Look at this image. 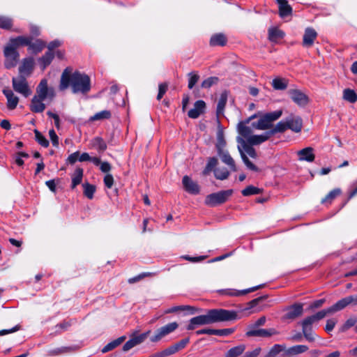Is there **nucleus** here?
Wrapping results in <instances>:
<instances>
[{"label":"nucleus","instance_id":"f257e3e1","mask_svg":"<svg viewBox=\"0 0 357 357\" xmlns=\"http://www.w3.org/2000/svg\"><path fill=\"white\" fill-rule=\"evenodd\" d=\"M71 88L73 93L86 94L91 90V79L89 75L79 71H73V68L67 67L61 75L59 88L65 91Z\"/></svg>","mask_w":357,"mask_h":357},{"label":"nucleus","instance_id":"f03ea898","mask_svg":"<svg viewBox=\"0 0 357 357\" xmlns=\"http://www.w3.org/2000/svg\"><path fill=\"white\" fill-rule=\"evenodd\" d=\"M237 317V314L234 311H230L225 309H213L208 310L206 314L199 315L192 318L186 329L188 331L194 330L198 326L208 325L216 322L227 321L234 320Z\"/></svg>","mask_w":357,"mask_h":357},{"label":"nucleus","instance_id":"7ed1b4c3","mask_svg":"<svg viewBox=\"0 0 357 357\" xmlns=\"http://www.w3.org/2000/svg\"><path fill=\"white\" fill-rule=\"evenodd\" d=\"M330 314L326 309L319 311L316 314L307 317L302 322V331L305 338L309 342L315 340V334L312 331V324L324 319L326 315Z\"/></svg>","mask_w":357,"mask_h":357},{"label":"nucleus","instance_id":"20e7f679","mask_svg":"<svg viewBox=\"0 0 357 357\" xmlns=\"http://www.w3.org/2000/svg\"><path fill=\"white\" fill-rule=\"evenodd\" d=\"M237 142L241 144V146H238V149L240 152L241 157L245 165V166L250 170L254 172H258L259 168L255 165L252 162L250 161L245 153L251 158H256L257 157V152L255 149L252 147V146L246 143L245 140L243 138L238 137Z\"/></svg>","mask_w":357,"mask_h":357},{"label":"nucleus","instance_id":"39448f33","mask_svg":"<svg viewBox=\"0 0 357 357\" xmlns=\"http://www.w3.org/2000/svg\"><path fill=\"white\" fill-rule=\"evenodd\" d=\"M282 114V110L266 113L261 116L257 122L252 123V127L261 130L269 129L273 126V122L278 119Z\"/></svg>","mask_w":357,"mask_h":357},{"label":"nucleus","instance_id":"423d86ee","mask_svg":"<svg viewBox=\"0 0 357 357\" xmlns=\"http://www.w3.org/2000/svg\"><path fill=\"white\" fill-rule=\"evenodd\" d=\"M232 194L233 190L231 189L211 193L206 197L204 203L206 206L215 207L225 203Z\"/></svg>","mask_w":357,"mask_h":357},{"label":"nucleus","instance_id":"0eeeda50","mask_svg":"<svg viewBox=\"0 0 357 357\" xmlns=\"http://www.w3.org/2000/svg\"><path fill=\"white\" fill-rule=\"evenodd\" d=\"M12 84L13 89L24 96L25 98L29 96L31 91L29 87L28 82L25 76L20 75L17 77H13Z\"/></svg>","mask_w":357,"mask_h":357},{"label":"nucleus","instance_id":"6e6552de","mask_svg":"<svg viewBox=\"0 0 357 357\" xmlns=\"http://www.w3.org/2000/svg\"><path fill=\"white\" fill-rule=\"evenodd\" d=\"M349 305H357V295H350L344 297L332 306L326 308L330 314H333L338 311L342 310Z\"/></svg>","mask_w":357,"mask_h":357},{"label":"nucleus","instance_id":"1a4fd4ad","mask_svg":"<svg viewBox=\"0 0 357 357\" xmlns=\"http://www.w3.org/2000/svg\"><path fill=\"white\" fill-rule=\"evenodd\" d=\"M3 54L6 59L5 66L6 68H11L17 65L20 55L16 48L8 44L4 47Z\"/></svg>","mask_w":357,"mask_h":357},{"label":"nucleus","instance_id":"9d476101","mask_svg":"<svg viewBox=\"0 0 357 357\" xmlns=\"http://www.w3.org/2000/svg\"><path fill=\"white\" fill-rule=\"evenodd\" d=\"M178 326L176 322L169 323L160 328H158L155 334L151 337L150 340L152 342H157L162 340L164 337L174 331Z\"/></svg>","mask_w":357,"mask_h":357},{"label":"nucleus","instance_id":"9b49d317","mask_svg":"<svg viewBox=\"0 0 357 357\" xmlns=\"http://www.w3.org/2000/svg\"><path fill=\"white\" fill-rule=\"evenodd\" d=\"M279 332L275 328H249L245 335L248 337H269L278 335Z\"/></svg>","mask_w":357,"mask_h":357},{"label":"nucleus","instance_id":"f8f14e48","mask_svg":"<svg viewBox=\"0 0 357 357\" xmlns=\"http://www.w3.org/2000/svg\"><path fill=\"white\" fill-rule=\"evenodd\" d=\"M288 93L291 100L299 106H305L309 102L307 95L298 89H290Z\"/></svg>","mask_w":357,"mask_h":357},{"label":"nucleus","instance_id":"ddd939ff","mask_svg":"<svg viewBox=\"0 0 357 357\" xmlns=\"http://www.w3.org/2000/svg\"><path fill=\"white\" fill-rule=\"evenodd\" d=\"M149 333H150V331H149L146 333H142L140 335H138L132 336L128 341H127L124 344V345L123 347V350L124 351H128L130 349H131L132 348H133L134 347L141 344L146 339V337Z\"/></svg>","mask_w":357,"mask_h":357},{"label":"nucleus","instance_id":"4468645a","mask_svg":"<svg viewBox=\"0 0 357 357\" xmlns=\"http://www.w3.org/2000/svg\"><path fill=\"white\" fill-rule=\"evenodd\" d=\"M317 32L312 27H307L303 36V46L307 48L311 47L317 39Z\"/></svg>","mask_w":357,"mask_h":357},{"label":"nucleus","instance_id":"2eb2a0df","mask_svg":"<svg viewBox=\"0 0 357 357\" xmlns=\"http://www.w3.org/2000/svg\"><path fill=\"white\" fill-rule=\"evenodd\" d=\"M216 148L218 150V154L220 157L222 161L227 165L231 171L236 172L237 169L236 167L235 162L234 159L231 157L228 151L222 149V146L216 145Z\"/></svg>","mask_w":357,"mask_h":357},{"label":"nucleus","instance_id":"dca6fc26","mask_svg":"<svg viewBox=\"0 0 357 357\" xmlns=\"http://www.w3.org/2000/svg\"><path fill=\"white\" fill-rule=\"evenodd\" d=\"M255 118V115L250 117L246 121H241L238 123L237 126V130L239 133L243 138L246 139V143L248 142V139L250 137H252V130L250 127L246 126L247 123L250 122V121Z\"/></svg>","mask_w":357,"mask_h":357},{"label":"nucleus","instance_id":"f3484780","mask_svg":"<svg viewBox=\"0 0 357 357\" xmlns=\"http://www.w3.org/2000/svg\"><path fill=\"white\" fill-rule=\"evenodd\" d=\"M46 45V42L42 39L33 40L31 37L29 45H28V51L33 54H38L43 50Z\"/></svg>","mask_w":357,"mask_h":357},{"label":"nucleus","instance_id":"a211bd4d","mask_svg":"<svg viewBox=\"0 0 357 357\" xmlns=\"http://www.w3.org/2000/svg\"><path fill=\"white\" fill-rule=\"evenodd\" d=\"M206 109V103L204 100H199L195 102L192 109L188 112V116L190 119H197L202 114L204 113Z\"/></svg>","mask_w":357,"mask_h":357},{"label":"nucleus","instance_id":"6ab92c4d","mask_svg":"<svg viewBox=\"0 0 357 357\" xmlns=\"http://www.w3.org/2000/svg\"><path fill=\"white\" fill-rule=\"evenodd\" d=\"M3 93L7 99V108L13 110L17 107L19 102V98L10 89H6L3 90Z\"/></svg>","mask_w":357,"mask_h":357},{"label":"nucleus","instance_id":"aec40b11","mask_svg":"<svg viewBox=\"0 0 357 357\" xmlns=\"http://www.w3.org/2000/svg\"><path fill=\"white\" fill-rule=\"evenodd\" d=\"M260 287H261V285L254 287L252 288H249L247 289L241 290V291H238V290H236L234 289H226L220 290L219 292L222 295H227V296H243L248 293L255 291V290L259 289Z\"/></svg>","mask_w":357,"mask_h":357},{"label":"nucleus","instance_id":"412c9836","mask_svg":"<svg viewBox=\"0 0 357 357\" xmlns=\"http://www.w3.org/2000/svg\"><path fill=\"white\" fill-rule=\"evenodd\" d=\"M287 129L291 130L294 132H300L303 128V121L299 116H291L286 119Z\"/></svg>","mask_w":357,"mask_h":357},{"label":"nucleus","instance_id":"4be33fe9","mask_svg":"<svg viewBox=\"0 0 357 357\" xmlns=\"http://www.w3.org/2000/svg\"><path fill=\"white\" fill-rule=\"evenodd\" d=\"M182 183L185 190L192 195H197L199 192V187L197 183L194 182L188 176H184Z\"/></svg>","mask_w":357,"mask_h":357},{"label":"nucleus","instance_id":"5701e85b","mask_svg":"<svg viewBox=\"0 0 357 357\" xmlns=\"http://www.w3.org/2000/svg\"><path fill=\"white\" fill-rule=\"evenodd\" d=\"M303 305L301 303H296L287 308L285 317L287 319H294L301 316L303 314Z\"/></svg>","mask_w":357,"mask_h":357},{"label":"nucleus","instance_id":"b1692460","mask_svg":"<svg viewBox=\"0 0 357 357\" xmlns=\"http://www.w3.org/2000/svg\"><path fill=\"white\" fill-rule=\"evenodd\" d=\"M278 4L279 15L282 18L291 16L292 14V8L286 0H276Z\"/></svg>","mask_w":357,"mask_h":357},{"label":"nucleus","instance_id":"393cba45","mask_svg":"<svg viewBox=\"0 0 357 357\" xmlns=\"http://www.w3.org/2000/svg\"><path fill=\"white\" fill-rule=\"evenodd\" d=\"M45 100L44 98L34 96L30 104L31 111L35 113L43 112L45 109V105L43 103Z\"/></svg>","mask_w":357,"mask_h":357},{"label":"nucleus","instance_id":"a878e982","mask_svg":"<svg viewBox=\"0 0 357 357\" xmlns=\"http://www.w3.org/2000/svg\"><path fill=\"white\" fill-rule=\"evenodd\" d=\"M33 66V59L32 58L24 59L22 65L19 67L20 75H29Z\"/></svg>","mask_w":357,"mask_h":357},{"label":"nucleus","instance_id":"bb28decb","mask_svg":"<svg viewBox=\"0 0 357 357\" xmlns=\"http://www.w3.org/2000/svg\"><path fill=\"white\" fill-rule=\"evenodd\" d=\"M298 155L299 156L300 160H305L307 162H313L315 158L312 147H306L300 150L298 152Z\"/></svg>","mask_w":357,"mask_h":357},{"label":"nucleus","instance_id":"cd10ccee","mask_svg":"<svg viewBox=\"0 0 357 357\" xmlns=\"http://www.w3.org/2000/svg\"><path fill=\"white\" fill-rule=\"evenodd\" d=\"M30 36H20L16 38H12L9 40V43L11 46L15 48H17L20 46H27L29 45Z\"/></svg>","mask_w":357,"mask_h":357},{"label":"nucleus","instance_id":"c85d7f7f","mask_svg":"<svg viewBox=\"0 0 357 357\" xmlns=\"http://www.w3.org/2000/svg\"><path fill=\"white\" fill-rule=\"evenodd\" d=\"M271 137L269 132L267 131L262 135H253L252 137H250L248 139V144L251 146L259 145L266 140H268Z\"/></svg>","mask_w":357,"mask_h":357},{"label":"nucleus","instance_id":"c756f323","mask_svg":"<svg viewBox=\"0 0 357 357\" xmlns=\"http://www.w3.org/2000/svg\"><path fill=\"white\" fill-rule=\"evenodd\" d=\"M308 350V347L306 345H296L289 348L285 354V357H292L303 353H305Z\"/></svg>","mask_w":357,"mask_h":357},{"label":"nucleus","instance_id":"7c9ffc66","mask_svg":"<svg viewBox=\"0 0 357 357\" xmlns=\"http://www.w3.org/2000/svg\"><path fill=\"white\" fill-rule=\"evenodd\" d=\"M54 57V52L47 51L44 55L38 59V63L43 70L45 69L52 61Z\"/></svg>","mask_w":357,"mask_h":357},{"label":"nucleus","instance_id":"2f4dec72","mask_svg":"<svg viewBox=\"0 0 357 357\" xmlns=\"http://www.w3.org/2000/svg\"><path fill=\"white\" fill-rule=\"evenodd\" d=\"M285 33L283 31L276 28L272 27L268 29V39L271 42H277L278 40L284 38Z\"/></svg>","mask_w":357,"mask_h":357},{"label":"nucleus","instance_id":"473e14b6","mask_svg":"<svg viewBox=\"0 0 357 357\" xmlns=\"http://www.w3.org/2000/svg\"><path fill=\"white\" fill-rule=\"evenodd\" d=\"M37 97L46 99L48 96V86L46 79H42L36 89Z\"/></svg>","mask_w":357,"mask_h":357},{"label":"nucleus","instance_id":"72a5a7b5","mask_svg":"<svg viewBox=\"0 0 357 357\" xmlns=\"http://www.w3.org/2000/svg\"><path fill=\"white\" fill-rule=\"evenodd\" d=\"M227 98H228V92L227 91H223L220 94V97L218 102L217 110H216L217 114L218 116L223 114L225 105L227 102Z\"/></svg>","mask_w":357,"mask_h":357},{"label":"nucleus","instance_id":"f704fd0d","mask_svg":"<svg viewBox=\"0 0 357 357\" xmlns=\"http://www.w3.org/2000/svg\"><path fill=\"white\" fill-rule=\"evenodd\" d=\"M227 43V38L222 33H217L211 36L210 45L211 46H224Z\"/></svg>","mask_w":357,"mask_h":357},{"label":"nucleus","instance_id":"c9c22d12","mask_svg":"<svg viewBox=\"0 0 357 357\" xmlns=\"http://www.w3.org/2000/svg\"><path fill=\"white\" fill-rule=\"evenodd\" d=\"M91 146L99 153H103L107 149V144L105 141L99 137H95L91 141Z\"/></svg>","mask_w":357,"mask_h":357},{"label":"nucleus","instance_id":"e433bc0d","mask_svg":"<svg viewBox=\"0 0 357 357\" xmlns=\"http://www.w3.org/2000/svg\"><path fill=\"white\" fill-rule=\"evenodd\" d=\"M288 79L282 77H276L272 81V86L275 90H284L288 86Z\"/></svg>","mask_w":357,"mask_h":357},{"label":"nucleus","instance_id":"4c0bfd02","mask_svg":"<svg viewBox=\"0 0 357 357\" xmlns=\"http://www.w3.org/2000/svg\"><path fill=\"white\" fill-rule=\"evenodd\" d=\"M245 350V344H239L231 348L225 354V357H238L241 356Z\"/></svg>","mask_w":357,"mask_h":357},{"label":"nucleus","instance_id":"58836bf2","mask_svg":"<svg viewBox=\"0 0 357 357\" xmlns=\"http://www.w3.org/2000/svg\"><path fill=\"white\" fill-rule=\"evenodd\" d=\"M125 340H126V337L121 336V337L110 342L109 343H108L107 345H105L102 348V352L106 353V352L113 350L114 349H115L116 347L119 346L121 344H122Z\"/></svg>","mask_w":357,"mask_h":357},{"label":"nucleus","instance_id":"ea45409f","mask_svg":"<svg viewBox=\"0 0 357 357\" xmlns=\"http://www.w3.org/2000/svg\"><path fill=\"white\" fill-rule=\"evenodd\" d=\"M342 98L350 103H354L357 101V94L354 90L351 89H345L343 91Z\"/></svg>","mask_w":357,"mask_h":357},{"label":"nucleus","instance_id":"a19ab883","mask_svg":"<svg viewBox=\"0 0 357 357\" xmlns=\"http://www.w3.org/2000/svg\"><path fill=\"white\" fill-rule=\"evenodd\" d=\"M82 177L83 169L82 168H77L72 176V189H74L77 185H79L82 182Z\"/></svg>","mask_w":357,"mask_h":357},{"label":"nucleus","instance_id":"79ce46f5","mask_svg":"<svg viewBox=\"0 0 357 357\" xmlns=\"http://www.w3.org/2000/svg\"><path fill=\"white\" fill-rule=\"evenodd\" d=\"M286 130H287V121H281L278 122L274 128L271 130H268L269 134H271V137L276 133L278 132H284Z\"/></svg>","mask_w":357,"mask_h":357},{"label":"nucleus","instance_id":"37998d69","mask_svg":"<svg viewBox=\"0 0 357 357\" xmlns=\"http://www.w3.org/2000/svg\"><path fill=\"white\" fill-rule=\"evenodd\" d=\"M73 347H62L59 348H55L48 351V355L51 356H59L66 353L73 351Z\"/></svg>","mask_w":357,"mask_h":357},{"label":"nucleus","instance_id":"c03bdc74","mask_svg":"<svg viewBox=\"0 0 357 357\" xmlns=\"http://www.w3.org/2000/svg\"><path fill=\"white\" fill-rule=\"evenodd\" d=\"M340 194L341 190L340 188H335L328 193V195L321 200V203H331V202Z\"/></svg>","mask_w":357,"mask_h":357},{"label":"nucleus","instance_id":"a18cd8bd","mask_svg":"<svg viewBox=\"0 0 357 357\" xmlns=\"http://www.w3.org/2000/svg\"><path fill=\"white\" fill-rule=\"evenodd\" d=\"M214 174L217 179L225 180L229 176V172L227 168H216L214 169Z\"/></svg>","mask_w":357,"mask_h":357},{"label":"nucleus","instance_id":"49530a36","mask_svg":"<svg viewBox=\"0 0 357 357\" xmlns=\"http://www.w3.org/2000/svg\"><path fill=\"white\" fill-rule=\"evenodd\" d=\"M286 349V346L284 344H274L269 352L267 354L266 357H274L276 356L279 353L284 351Z\"/></svg>","mask_w":357,"mask_h":357},{"label":"nucleus","instance_id":"de8ad7c7","mask_svg":"<svg viewBox=\"0 0 357 357\" xmlns=\"http://www.w3.org/2000/svg\"><path fill=\"white\" fill-rule=\"evenodd\" d=\"M84 188V195L89 199H92L93 197V194L96 191V187L93 185L89 184L88 183L83 184Z\"/></svg>","mask_w":357,"mask_h":357},{"label":"nucleus","instance_id":"09e8293b","mask_svg":"<svg viewBox=\"0 0 357 357\" xmlns=\"http://www.w3.org/2000/svg\"><path fill=\"white\" fill-rule=\"evenodd\" d=\"M188 76L189 77L188 86L190 89H192L199 81V75L197 72H190L188 73Z\"/></svg>","mask_w":357,"mask_h":357},{"label":"nucleus","instance_id":"8fccbe9b","mask_svg":"<svg viewBox=\"0 0 357 357\" xmlns=\"http://www.w3.org/2000/svg\"><path fill=\"white\" fill-rule=\"evenodd\" d=\"M35 139L42 146L47 148L49 146V141L38 130H34Z\"/></svg>","mask_w":357,"mask_h":357},{"label":"nucleus","instance_id":"3c124183","mask_svg":"<svg viewBox=\"0 0 357 357\" xmlns=\"http://www.w3.org/2000/svg\"><path fill=\"white\" fill-rule=\"evenodd\" d=\"M178 310H189L190 314H195L196 312H199V309L196 308L195 307L190 306V305H180L173 307L172 309L169 310V312H176Z\"/></svg>","mask_w":357,"mask_h":357},{"label":"nucleus","instance_id":"603ef678","mask_svg":"<svg viewBox=\"0 0 357 357\" xmlns=\"http://www.w3.org/2000/svg\"><path fill=\"white\" fill-rule=\"evenodd\" d=\"M261 190L257 188V187H255L253 185H249L248 186L247 188H245V189H243L241 192L242 195L243 196H250V195H257V194H259L261 193Z\"/></svg>","mask_w":357,"mask_h":357},{"label":"nucleus","instance_id":"864d4df0","mask_svg":"<svg viewBox=\"0 0 357 357\" xmlns=\"http://www.w3.org/2000/svg\"><path fill=\"white\" fill-rule=\"evenodd\" d=\"M111 117V112L109 110H103L96 113L91 117V121H98L102 119H108Z\"/></svg>","mask_w":357,"mask_h":357},{"label":"nucleus","instance_id":"5fc2aeb1","mask_svg":"<svg viewBox=\"0 0 357 357\" xmlns=\"http://www.w3.org/2000/svg\"><path fill=\"white\" fill-rule=\"evenodd\" d=\"M13 26L12 19L0 15V28L3 29H10Z\"/></svg>","mask_w":357,"mask_h":357},{"label":"nucleus","instance_id":"6e6d98bb","mask_svg":"<svg viewBox=\"0 0 357 357\" xmlns=\"http://www.w3.org/2000/svg\"><path fill=\"white\" fill-rule=\"evenodd\" d=\"M218 80L219 79L217 77H208L202 82L201 86L204 89H209L213 85L216 84Z\"/></svg>","mask_w":357,"mask_h":357},{"label":"nucleus","instance_id":"4d7b16f0","mask_svg":"<svg viewBox=\"0 0 357 357\" xmlns=\"http://www.w3.org/2000/svg\"><path fill=\"white\" fill-rule=\"evenodd\" d=\"M206 257H207V256H206V255L199 256V257H190L189 255L181 256L182 259L189 261L190 262H192V263L201 262V261H204Z\"/></svg>","mask_w":357,"mask_h":357},{"label":"nucleus","instance_id":"13d9d810","mask_svg":"<svg viewBox=\"0 0 357 357\" xmlns=\"http://www.w3.org/2000/svg\"><path fill=\"white\" fill-rule=\"evenodd\" d=\"M177 351H178L176 350L175 346L173 344L167 348L166 349H165L164 351H162V352H160V354H158V357L168 356L176 353Z\"/></svg>","mask_w":357,"mask_h":357},{"label":"nucleus","instance_id":"bf43d9fd","mask_svg":"<svg viewBox=\"0 0 357 357\" xmlns=\"http://www.w3.org/2000/svg\"><path fill=\"white\" fill-rule=\"evenodd\" d=\"M218 164V160L215 158H210L206 167L204 171V174L211 172Z\"/></svg>","mask_w":357,"mask_h":357},{"label":"nucleus","instance_id":"052dcab7","mask_svg":"<svg viewBox=\"0 0 357 357\" xmlns=\"http://www.w3.org/2000/svg\"><path fill=\"white\" fill-rule=\"evenodd\" d=\"M168 89V84L165 82L161 83L158 86V93L157 96V100H160L163 96L165 94Z\"/></svg>","mask_w":357,"mask_h":357},{"label":"nucleus","instance_id":"680f3d73","mask_svg":"<svg viewBox=\"0 0 357 357\" xmlns=\"http://www.w3.org/2000/svg\"><path fill=\"white\" fill-rule=\"evenodd\" d=\"M234 331V328L215 329V335L227 336Z\"/></svg>","mask_w":357,"mask_h":357},{"label":"nucleus","instance_id":"e2e57ef3","mask_svg":"<svg viewBox=\"0 0 357 357\" xmlns=\"http://www.w3.org/2000/svg\"><path fill=\"white\" fill-rule=\"evenodd\" d=\"M49 135L52 141V145L54 146L57 147L59 146V137L53 129L49 131Z\"/></svg>","mask_w":357,"mask_h":357},{"label":"nucleus","instance_id":"0e129e2a","mask_svg":"<svg viewBox=\"0 0 357 357\" xmlns=\"http://www.w3.org/2000/svg\"><path fill=\"white\" fill-rule=\"evenodd\" d=\"M357 322V319L356 318H349L348 319L344 324L342 326V331H347L351 327L354 326Z\"/></svg>","mask_w":357,"mask_h":357},{"label":"nucleus","instance_id":"69168bd1","mask_svg":"<svg viewBox=\"0 0 357 357\" xmlns=\"http://www.w3.org/2000/svg\"><path fill=\"white\" fill-rule=\"evenodd\" d=\"M104 183L107 188H111L114 184L113 176L110 174H107L104 177Z\"/></svg>","mask_w":357,"mask_h":357},{"label":"nucleus","instance_id":"338daca9","mask_svg":"<svg viewBox=\"0 0 357 357\" xmlns=\"http://www.w3.org/2000/svg\"><path fill=\"white\" fill-rule=\"evenodd\" d=\"M336 323H337V320L335 319H328L326 321L325 331L327 333H330L331 331H332L333 330Z\"/></svg>","mask_w":357,"mask_h":357},{"label":"nucleus","instance_id":"774afa93","mask_svg":"<svg viewBox=\"0 0 357 357\" xmlns=\"http://www.w3.org/2000/svg\"><path fill=\"white\" fill-rule=\"evenodd\" d=\"M261 351V349L260 347H257L252 351H247L243 357H257L260 352Z\"/></svg>","mask_w":357,"mask_h":357}]
</instances>
